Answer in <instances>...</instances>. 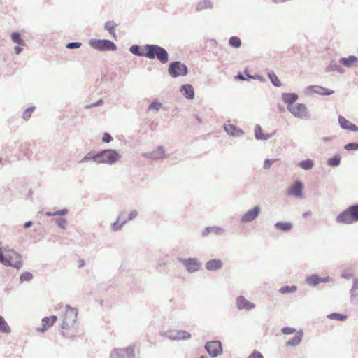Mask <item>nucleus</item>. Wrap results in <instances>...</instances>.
<instances>
[{"label":"nucleus","mask_w":358,"mask_h":358,"mask_svg":"<svg viewBox=\"0 0 358 358\" xmlns=\"http://www.w3.org/2000/svg\"><path fill=\"white\" fill-rule=\"evenodd\" d=\"M0 262L6 266L20 268L22 266L21 256L13 250L0 248Z\"/></svg>","instance_id":"nucleus-1"},{"label":"nucleus","mask_w":358,"mask_h":358,"mask_svg":"<svg viewBox=\"0 0 358 358\" xmlns=\"http://www.w3.org/2000/svg\"><path fill=\"white\" fill-rule=\"evenodd\" d=\"M144 57L150 59H159L162 63L165 64L168 62V53L165 49L157 45H146L144 46Z\"/></svg>","instance_id":"nucleus-2"},{"label":"nucleus","mask_w":358,"mask_h":358,"mask_svg":"<svg viewBox=\"0 0 358 358\" xmlns=\"http://www.w3.org/2000/svg\"><path fill=\"white\" fill-rule=\"evenodd\" d=\"M77 310L66 306L65 310L61 316L62 328L66 330H73L74 332V325L77 318Z\"/></svg>","instance_id":"nucleus-3"},{"label":"nucleus","mask_w":358,"mask_h":358,"mask_svg":"<svg viewBox=\"0 0 358 358\" xmlns=\"http://www.w3.org/2000/svg\"><path fill=\"white\" fill-rule=\"evenodd\" d=\"M120 158L119 153L115 150H105L94 155L92 160L96 163L113 164Z\"/></svg>","instance_id":"nucleus-4"},{"label":"nucleus","mask_w":358,"mask_h":358,"mask_svg":"<svg viewBox=\"0 0 358 358\" xmlns=\"http://www.w3.org/2000/svg\"><path fill=\"white\" fill-rule=\"evenodd\" d=\"M338 222L350 224L358 221V206H352L341 213L336 219Z\"/></svg>","instance_id":"nucleus-5"},{"label":"nucleus","mask_w":358,"mask_h":358,"mask_svg":"<svg viewBox=\"0 0 358 358\" xmlns=\"http://www.w3.org/2000/svg\"><path fill=\"white\" fill-rule=\"evenodd\" d=\"M287 110L297 118L308 119L310 116L308 108L303 103L287 106Z\"/></svg>","instance_id":"nucleus-6"},{"label":"nucleus","mask_w":358,"mask_h":358,"mask_svg":"<svg viewBox=\"0 0 358 358\" xmlns=\"http://www.w3.org/2000/svg\"><path fill=\"white\" fill-rule=\"evenodd\" d=\"M90 45L99 50H115L117 49L115 43L109 40L105 39H92L90 41Z\"/></svg>","instance_id":"nucleus-7"},{"label":"nucleus","mask_w":358,"mask_h":358,"mask_svg":"<svg viewBox=\"0 0 358 358\" xmlns=\"http://www.w3.org/2000/svg\"><path fill=\"white\" fill-rule=\"evenodd\" d=\"M169 73L173 78L183 76L187 73V68L180 62H171L169 64Z\"/></svg>","instance_id":"nucleus-8"},{"label":"nucleus","mask_w":358,"mask_h":358,"mask_svg":"<svg viewBox=\"0 0 358 358\" xmlns=\"http://www.w3.org/2000/svg\"><path fill=\"white\" fill-rule=\"evenodd\" d=\"M134 348L131 346L124 349H115L110 353V358H134Z\"/></svg>","instance_id":"nucleus-9"},{"label":"nucleus","mask_w":358,"mask_h":358,"mask_svg":"<svg viewBox=\"0 0 358 358\" xmlns=\"http://www.w3.org/2000/svg\"><path fill=\"white\" fill-rule=\"evenodd\" d=\"M303 189L304 185L302 182L299 181H295L290 185V187L287 189V194L290 196H294L298 198H303Z\"/></svg>","instance_id":"nucleus-10"},{"label":"nucleus","mask_w":358,"mask_h":358,"mask_svg":"<svg viewBox=\"0 0 358 358\" xmlns=\"http://www.w3.org/2000/svg\"><path fill=\"white\" fill-rule=\"evenodd\" d=\"M206 350L211 357H216L222 353V348L220 341H210L206 343Z\"/></svg>","instance_id":"nucleus-11"},{"label":"nucleus","mask_w":358,"mask_h":358,"mask_svg":"<svg viewBox=\"0 0 358 358\" xmlns=\"http://www.w3.org/2000/svg\"><path fill=\"white\" fill-rule=\"evenodd\" d=\"M236 304L239 310H250L255 307V304L248 301L244 296H239L236 299Z\"/></svg>","instance_id":"nucleus-12"},{"label":"nucleus","mask_w":358,"mask_h":358,"mask_svg":"<svg viewBox=\"0 0 358 358\" xmlns=\"http://www.w3.org/2000/svg\"><path fill=\"white\" fill-rule=\"evenodd\" d=\"M57 320V316L52 315L50 317H46L42 319L41 320V328H38L37 331L40 332H45L49 328H50Z\"/></svg>","instance_id":"nucleus-13"},{"label":"nucleus","mask_w":358,"mask_h":358,"mask_svg":"<svg viewBox=\"0 0 358 358\" xmlns=\"http://www.w3.org/2000/svg\"><path fill=\"white\" fill-rule=\"evenodd\" d=\"M181 262L190 273L195 272L200 268V264L196 259H182Z\"/></svg>","instance_id":"nucleus-14"},{"label":"nucleus","mask_w":358,"mask_h":358,"mask_svg":"<svg viewBox=\"0 0 358 358\" xmlns=\"http://www.w3.org/2000/svg\"><path fill=\"white\" fill-rule=\"evenodd\" d=\"M307 90L310 92L316 93L320 95H331L334 93V90L319 85L309 86Z\"/></svg>","instance_id":"nucleus-15"},{"label":"nucleus","mask_w":358,"mask_h":358,"mask_svg":"<svg viewBox=\"0 0 358 358\" xmlns=\"http://www.w3.org/2000/svg\"><path fill=\"white\" fill-rule=\"evenodd\" d=\"M260 212V208L255 207L253 209L249 210L242 217L243 222H250L255 220Z\"/></svg>","instance_id":"nucleus-16"},{"label":"nucleus","mask_w":358,"mask_h":358,"mask_svg":"<svg viewBox=\"0 0 358 358\" xmlns=\"http://www.w3.org/2000/svg\"><path fill=\"white\" fill-rule=\"evenodd\" d=\"M338 122L341 127L344 129H348L352 131H358V127L351 123L343 116L338 117Z\"/></svg>","instance_id":"nucleus-17"},{"label":"nucleus","mask_w":358,"mask_h":358,"mask_svg":"<svg viewBox=\"0 0 358 358\" xmlns=\"http://www.w3.org/2000/svg\"><path fill=\"white\" fill-rule=\"evenodd\" d=\"M182 94L187 99H192L194 97V92L191 85H184L180 88Z\"/></svg>","instance_id":"nucleus-18"},{"label":"nucleus","mask_w":358,"mask_h":358,"mask_svg":"<svg viewBox=\"0 0 358 358\" xmlns=\"http://www.w3.org/2000/svg\"><path fill=\"white\" fill-rule=\"evenodd\" d=\"M222 266V262L220 259H211L206 262V267L209 271H215L220 269Z\"/></svg>","instance_id":"nucleus-19"},{"label":"nucleus","mask_w":358,"mask_h":358,"mask_svg":"<svg viewBox=\"0 0 358 358\" xmlns=\"http://www.w3.org/2000/svg\"><path fill=\"white\" fill-rule=\"evenodd\" d=\"M282 99L287 106L294 105V102L298 99V95L294 93H285L282 94Z\"/></svg>","instance_id":"nucleus-20"},{"label":"nucleus","mask_w":358,"mask_h":358,"mask_svg":"<svg viewBox=\"0 0 358 358\" xmlns=\"http://www.w3.org/2000/svg\"><path fill=\"white\" fill-rule=\"evenodd\" d=\"M225 131L231 136H240L243 134L242 131L231 124L224 125Z\"/></svg>","instance_id":"nucleus-21"},{"label":"nucleus","mask_w":358,"mask_h":358,"mask_svg":"<svg viewBox=\"0 0 358 358\" xmlns=\"http://www.w3.org/2000/svg\"><path fill=\"white\" fill-rule=\"evenodd\" d=\"M358 62V59L355 56H350L348 58H342L341 63L346 67H352L355 65Z\"/></svg>","instance_id":"nucleus-22"},{"label":"nucleus","mask_w":358,"mask_h":358,"mask_svg":"<svg viewBox=\"0 0 358 358\" xmlns=\"http://www.w3.org/2000/svg\"><path fill=\"white\" fill-rule=\"evenodd\" d=\"M117 27V24H116L113 21H108L107 22H106L105 24V29L108 31V32L111 34L112 37L116 40L117 39V36L115 33V28Z\"/></svg>","instance_id":"nucleus-23"},{"label":"nucleus","mask_w":358,"mask_h":358,"mask_svg":"<svg viewBox=\"0 0 358 358\" xmlns=\"http://www.w3.org/2000/svg\"><path fill=\"white\" fill-rule=\"evenodd\" d=\"M127 222V220L123 217V214L120 215L117 221L112 225L113 231H117L120 229Z\"/></svg>","instance_id":"nucleus-24"},{"label":"nucleus","mask_w":358,"mask_h":358,"mask_svg":"<svg viewBox=\"0 0 358 358\" xmlns=\"http://www.w3.org/2000/svg\"><path fill=\"white\" fill-rule=\"evenodd\" d=\"M255 136L257 139L266 140L270 138L269 134H264L262 129L259 126H256L255 129Z\"/></svg>","instance_id":"nucleus-25"},{"label":"nucleus","mask_w":358,"mask_h":358,"mask_svg":"<svg viewBox=\"0 0 358 358\" xmlns=\"http://www.w3.org/2000/svg\"><path fill=\"white\" fill-rule=\"evenodd\" d=\"M275 227L277 229L284 231H288L292 229V224L290 222H279L275 224Z\"/></svg>","instance_id":"nucleus-26"},{"label":"nucleus","mask_w":358,"mask_h":358,"mask_svg":"<svg viewBox=\"0 0 358 358\" xmlns=\"http://www.w3.org/2000/svg\"><path fill=\"white\" fill-rule=\"evenodd\" d=\"M268 76L272 83V84L275 87H280L282 85L280 80L276 76V74L273 72H269L268 73Z\"/></svg>","instance_id":"nucleus-27"},{"label":"nucleus","mask_w":358,"mask_h":358,"mask_svg":"<svg viewBox=\"0 0 358 358\" xmlns=\"http://www.w3.org/2000/svg\"><path fill=\"white\" fill-rule=\"evenodd\" d=\"M302 334L297 333L292 339L287 341V345L289 346H294L301 341Z\"/></svg>","instance_id":"nucleus-28"},{"label":"nucleus","mask_w":358,"mask_h":358,"mask_svg":"<svg viewBox=\"0 0 358 358\" xmlns=\"http://www.w3.org/2000/svg\"><path fill=\"white\" fill-rule=\"evenodd\" d=\"M0 331L4 333H9L10 331V328L8 325L7 322L5 321L3 317L0 315Z\"/></svg>","instance_id":"nucleus-29"},{"label":"nucleus","mask_w":358,"mask_h":358,"mask_svg":"<svg viewBox=\"0 0 358 358\" xmlns=\"http://www.w3.org/2000/svg\"><path fill=\"white\" fill-rule=\"evenodd\" d=\"M341 162V156L336 155L333 157L330 158L327 161V164L330 166H337Z\"/></svg>","instance_id":"nucleus-30"},{"label":"nucleus","mask_w":358,"mask_h":358,"mask_svg":"<svg viewBox=\"0 0 358 358\" xmlns=\"http://www.w3.org/2000/svg\"><path fill=\"white\" fill-rule=\"evenodd\" d=\"M299 166L304 170H309L313 166V162L311 159H306L300 162Z\"/></svg>","instance_id":"nucleus-31"},{"label":"nucleus","mask_w":358,"mask_h":358,"mask_svg":"<svg viewBox=\"0 0 358 358\" xmlns=\"http://www.w3.org/2000/svg\"><path fill=\"white\" fill-rule=\"evenodd\" d=\"M130 51L134 55H139V56H144V55L143 54L145 52L144 46L142 48H140L138 45H133L131 47Z\"/></svg>","instance_id":"nucleus-32"},{"label":"nucleus","mask_w":358,"mask_h":358,"mask_svg":"<svg viewBox=\"0 0 358 358\" xmlns=\"http://www.w3.org/2000/svg\"><path fill=\"white\" fill-rule=\"evenodd\" d=\"M11 38L14 43H16L20 45H24V41L20 38V34L14 32L11 35Z\"/></svg>","instance_id":"nucleus-33"},{"label":"nucleus","mask_w":358,"mask_h":358,"mask_svg":"<svg viewBox=\"0 0 358 358\" xmlns=\"http://www.w3.org/2000/svg\"><path fill=\"white\" fill-rule=\"evenodd\" d=\"M229 43L231 46L234 48H239L241 45V39L237 36L230 38Z\"/></svg>","instance_id":"nucleus-34"},{"label":"nucleus","mask_w":358,"mask_h":358,"mask_svg":"<svg viewBox=\"0 0 358 358\" xmlns=\"http://www.w3.org/2000/svg\"><path fill=\"white\" fill-rule=\"evenodd\" d=\"M296 287L294 286V285H292V286H285V287H282L280 289L279 292L281 293V294H287V293H291V292H294L296 290Z\"/></svg>","instance_id":"nucleus-35"},{"label":"nucleus","mask_w":358,"mask_h":358,"mask_svg":"<svg viewBox=\"0 0 358 358\" xmlns=\"http://www.w3.org/2000/svg\"><path fill=\"white\" fill-rule=\"evenodd\" d=\"M306 282L310 285H316L320 282V278L317 275H312L306 278Z\"/></svg>","instance_id":"nucleus-36"},{"label":"nucleus","mask_w":358,"mask_h":358,"mask_svg":"<svg viewBox=\"0 0 358 358\" xmlns=\"http://www.w3.org/2000/svg\"><path fill=\"white\" fill-rule=\"evenodd\" d=\"M33 275L31 273H29V272H24L23 273H22V275H20V280L21 281H29L30 280H31Z\"/></svg>","instance_id":"nucleus-37"},{"label":"nucleus","mask_w":358,"mask_h":358,"mask_svg":"<svg viewBox=\"0 0 358 358\" xmlns=\"http://www.w3.org/2000/svg\"><path fill=\"white\" fill-rule=\"evenodd\" d=\"M329 318L336 319L337 320H343L347 316L339 313H332L328 316Z\"/></svg>","instance_id":"nucleus-38"},{"label":"nucleus","mask_w":358,"mask_h":358,"mask_svg":"<svg viewBox=\"0 0 358 358\" xmlns=\"http://www.w3.org/2000/svg\"><path fill=\"white\" fill-rule=\"evenodd\" d=\"M344 148L347 150H358V143H348V144H346Z\"/></svg>","instance_id":"nucleus-39"},{"label":"nucleus","mask_w":358,"mask_h":358,"mask_svg":"<svg viewBox=\"0 0 358 358\" xmlns=\"http://www.w3.org/2000/svg\"><path fill=\"white\" fill-rule=\"evenodd\" d=\"M34 108L31 107L27 109L22 115V117L24 120H27L31 115V113L34 110Z\"/></svg>","instance_id":"nucleus-40"},{"label":"nucleus","mask_w":358,"mask_h":358,"mask_svg":"<svg viewBox=\"0 0 358 358\" xmlns=\"http://www.w3.org/2000/svg\"><path fill=\"white\" fill-rule=\"evenodd\" d=\"M161 107H162V104L160 103L153 102L150 105L149 109L150 110H159Z\"/></svg>","instance_id":"nucleus-41"},{"label":"nucleus","mask_w":358,"mask_h":358,"mask_svg":"<svg viewBox=\"0 0 358 358\" xmlns=\"http://www.w3.org/2000/svg\"><path fill=\"white\" fill-rule=\"evenodd\" d=\"M81 45L80 43L78 42H71L66 45V48L71 49V48H78Z\"/></svg>","instance_id":"nucleus-42"},{"label":"nucleus","mask_w":358,"mask_h":358,"mask_svg":"<svg viewBox=\"0 0 358 358\" xmlns=\"http://www.w3.org/2000/svg\"><path fill=\"white\" fill-rule=\"evenodd\" d=\"M56 222H57V224H58V226H59L62 229L65 228V224L66 223V219H64V218H59V219H57L56 220Z\"/></svg>","instance_id":"nucleus-43"},{"label":"nucleus","mask_w":358,"mask_h":358,"mask_svg":"<svg viewBox=\"0 0 358 358\" xmlns=\"http://www.w3.org/2000/svg\"><path fill=\"white\" fill-rule=\"evenodd\" d=\"M102 141L104 143H110L112 141V137L108 133H104Z\"/></svg>","instance_id":"nucleus-44"},{"label":"nucleus","mask_w":358,"mask_h":358,"mask_svg":"<svg viewBox=\"0 0 358 358\" xmlns=\"http://www.w3.org/2000/svg\"><path fill=\"white\" fill-rule=\"evenodd\" d=\"M137 215V212L136 210L131 211L129 214L128 217H124V215L123 214V217L126 219L127 221L131 220L136 217Z\"/></svg>","instance_id":"nucleus-45"},{"label":"nucleus","mask_w":358,"mask_h":358,"mask_svg":"<svg viewBox=\"0 0 358 358\" xmlns=\"http://www.w3.org/2000/svg\"><path fill=\"white\" fill-rule=\"evenodd\" d=\"M245 73L247 76V78H245L243 75H242L241 73H239L237 76H236V78L239 79V80H249L250 78H255V77H252L251 76H250L249 74L247 73V71L245 70Z\"/></svg>","instance_id":"nucleus-46"},{"label":"nucleus","mask_w":358,"mask_h":358,"mask_svg":"<svg viewBox=\"0 0 358 358\" xmlns=\"http://www.w3.org/2000/svg\"><path fill=\"white\" fill-rule=\"evenodd\" d=\"M282 331L285 334H292L294 333L295 330L293 328L285 327L282 329Z\"/></svg>","instance_id":"nucleus-47"},{"label":"nucleus","mask_w":358,"mask_h":358,"mask_svg":"<svg viewBox=\"0 0 358 358\" xmlns=\"http://www.w3.org/2000/svg\"><path fill=\"white\" fill-rule=\"evenodd\" d=\"M273 162H274V160L266 159L264 163V169H269L271 166Z\"/></svg>","instance_id":"nucleus-48"},{"label":"nucleus","mask_w":358,"mask_h":358,"mask_svg":"<svg viewBox=\"0 0 358 358\" xmlns=\"http://www.w3.org/2000/svg\"><path fill=\"white\" fill-rule=\"evenodd\" d=\"M248 358H263V356L260 352L255 351Z\"/></svg>","instance_id":"nucleus-49"},{"label":"nucleus","mask_w":358,"mask_h":358,"mask_svg":"<svg viewBox=\"0 0 358 358\" xmlns=\"http://www.w3.org/2000/svg\"><path fill=\"white\" fill-rule=\"evenodd\" d=\"M94 155H92L91 153H88L86 156H85L83 159L80 161L81 162H87L90 159H92V157L94 156Z\"/></svg>","instance_id":"nucleus-50"},{"label":"nucleus","mask_w":358,"mask_h":358,"mask_svg":"<svg viewBox=\"0 0 358 358\" xmlns=\"http://www.w3.org/2000/svg\"><path fill=\"white\" fill-rule=\"evenodd\" d=\"M156 152H158V155L157 157H162L164 155V151L163 150V148L162 147H159L158 148L157 150H156Z\"/></svg>","instance_id":"nucleus-51"},{"label":"nucleus","mask_w":358,"mask_h":358,"mask_svg":"<svg viewBox=\"0 0 358 358\" xmlns=\"http://www.w3.org/2000/svg\"><path fill=\"white\" fill-rule=\"evenodd\" d=\"M67 213V210L64 209L62 210L58 211L57 213H54V215L58 214V215H65Z\"/></svg>","instance_id":"nucleus-52"},{"label":"nucleus","mask_w":358,"mask_h":358,"mask_svg":"<svg viewBox=\"0 0 358 358\" xmlns=\"http://www.w3.org/2000/svg\"><path fill=\"white\" fill-rule=\"evenodd\" d=\"M15 53L16 54H20L22 51V48L19 46H15Z\"/></svg>","instance_id":"nucleus-53"},{"label":"nucleus","mask_w":358,"mask_h":358,"mask_svg":"<svg viewBox=\"0 0 358 358\" xmlns=\"http://www.w3.org/2000/svg\"><path fill=\"white\" fill-rule=\"evenodd\" d=\"M32 225V222L29 221L24 223V228H28Z\"/></svg>","instance_id":"nucleus-54"},{"label":"nucleus","mask_w":358,"mask_h":358,"mask_svg":"<svg viewBox=\"0 0 358 358\" xmlns=\"http://www.w3.org/2000/svg\"><path fill=\"white\" fill-rule=\"evenodd\" d=\"M190 338V334L187 332H183L182 338Z\"/></svg>","instance_id":"nucleus-55"},{"label":"nucleus","mask_w":358,"mask_h":358,"mask_svg":"<svg viewBox=\"0 0 358 358\" xmlns=\"http://www.w3.org/2000/svg\"><path fill=\"white\" fill-rule=\"evenodd\" d=\"M84 266V261L83 259L79 260L78 262V266L82 267Z\"/></svg>","instance_id":"nucleus-56"},{"label":"nucleus","mask_w":358,"mask_h":358,"mask_svg":"<svg viewBox=\"0 0 358 358\" xmlns=\"http://www.w3.org/2000/svg\"><path fill=\"white\" fill-rule=\"evenodd\" d=\"M64 336H67V334L65 332L62 333Z\"/></svg>","instance_id":"nucleus-57"},{"label":"nucleus","mask_w":358,"mask_h":358,"mask_svg":"<svg viewBox=\"0 0 358 358\" xmlns=\"http://www.w3.org/2000/svg\"><path fill=\"white\" fill-rule=\"evenodd\" d=\"M196 118H197V120H198L199 122H201V120H200L199 117H196Z\"/></svg>","instance_id":"nucleus-58"},{"label":"nucleus","mask_w":358,"mask_h":358,"mask_svg":"<svg viewBox=\"0 0 358 358\" xmlns=\"http://www.w3.org/2000/svg\"><path fill=\"white\" fill-rule=\"evenodd\" d=\"M201 358H203V357H201Z\"/></svg>","instance_id":"nucleus-59"}]
</instances>
